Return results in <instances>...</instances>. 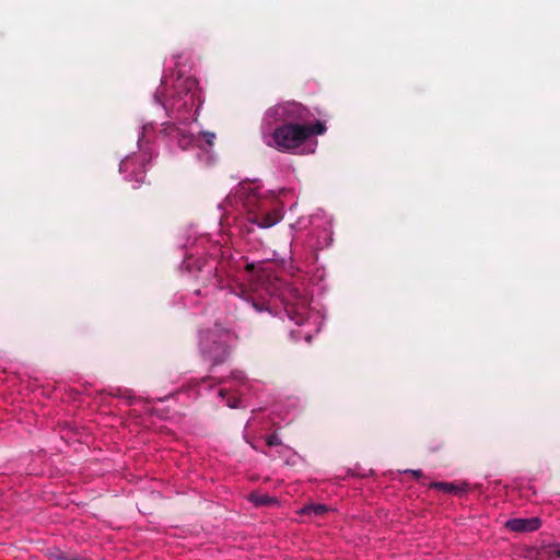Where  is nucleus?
<instances>
[{"label":"nucleus","mask_w":560,"mask_h":560,"mask_svg":"<svg viewBox=\"0 0 560 560\" xmlns=\"http://www.w3.org/2000/svg\"><path fill=\"white\" fill-rule=\"evenodd\" d=\"M249 500L259 506L268 505L273 501L269 495L259 493H250Z\"/></svg>","instance_id":"nucleus-11"},{"label":"nucleus","mask_w":560,"mask_h":560,"mask_svg":"<svg viewBox=\"0 0 560 560\" xmlns=\"http://www.w3.org/2000/svg\"><path fill=\"white\" fill-rule=\"evenodd\" d=\"M546 556L549 558V559H552L555 557L559 558L560 556V544H552V545H549L546 547Z\"/></svg>","instance_id":"nucleus-12"},{"label":"nucleus","mask_w":560,"mask_h":560,"mask_svg":"<svg viewBox=\"0 0 560 560\" xmlns=\"http://www.w3.org/2000/svg\"><path fill=\"white\" fill-rule=\"evenodd\" d=\"M196 139L194 137V135L191 133H186V132H178V145L183 149V150H187L189 149L190 147H192V144L195 143Z\"/></svg>","instance_id":"nucleus-9"},{"label":"nucleus","mask_w":560,"mask_h":560,"mask_svg":"<svg viewBox=\"0 0 560 560\" xmlns=\"http://www.w3.org/2000/svg\"><path fill=\"white\" fill-rule=\"evenodd\" d=\"M405 472L406 474H411L415 478H421L423 476V472L420 469H417V470H415V469H407V470H405Z\"/></svg>","instance_id":"nucleus-17"},{"label":"nucleus","mask_w":560,"mask_h":560,"mask_svg":"<svg viewBox=\"0 0 560 560\" xmlns=\"http://www.w3.org/2000/svg\"><path fill=\"white\" fill-rule=\"evenodd\" d=\"M240 292H237L236 294H238L240 296H242L245 301L252 303L253 307L257 311V312H262L264 310H266L265 305L262 303H259L257 302L254 296L252 294H249L245 288L243 287H240Z\"/></svg>","instance_id":"nucleus-7"},{"label":"nucleus","mask_w":560,"mask_h":560,"mask_svg":"<svg viewBox=\"0 0 560 560\" xmlns=\"http://www.w3.org/2000/svg\"><path fill=\"white\" fill-rule=\"evenodd\" d=\"M326 131L324 122L300 125H279L272 130L271 138L275 148L288 152L299 148L312 136L323 135Z\"/></svg>","instance_id":"nucleus-1"},{"label":"nucleus","mask_w":560,"mask_h":560,"mask_svg":"<svg viewBox=\"0 0 560 560\" xmlns=\"http://www.w3.org/2000/svg\"><path fill=\"white\" fill-rule=\"evenodd\" d=\"M246 207L248 208L247 221L260 229L271 228L281 220L279 211L265 210L262 202L257 200L256 192L247 197Z\"/></svg>","instance_id":"nucleus-4"},{"label":"nucleus","mask_w":560,"mask_h":560,"mask_svg":"<svg viewBox=\"0 0 560 560\" xmlns=\"http://www.w3.org/2000/svg\"><path fill=\"white\" fill-rule=\"evenodd\" d=\"M541 526V521L538 517L530 518H513L506 522V527L515 533H529L535 532Z\"/></svg>","instance_id":"nucleus-5"},{"label":"nucleus","mask_w":560,"mask_h":560,"mask_svg":"<svg viewBox=\"0 0 560 560\" xmlns=\"http://www.w3.org/2000/svg\"><path fill=\"white\" fill-rule=\"evenodd\" d=\"M219 396L221 397L222 400L226 401V405L230 408H238L240 407V402H241L240 398L236 396L229 395L226 389H220Z\"/></svg>","instance_id":"nucleus-10"},{"label":"nucleus","mask_w":560,"mask_h":560,"mask_svg":"<svg viewBox=\"0 0 560 560\" xmlns=\"http://www.w3.org/2000/svg\"><path fill=\"white\" fill-rule=\"evenodd\" d=\"M132 173H133V177H132V179H135V182H136L138 185H140V184L144 183V180H145V171H144V170L139 171V172H135V171H132Z\"/></svg>","instance_id":"nucleus-16"},{"label":"nucleus","mask_w":560,"mask_h":560,"mask_svg":"<svg viewBox=\"0 0 560 560\" xmlns=\"http://www.w3.org/2000/svg\"><path fill=\"white\" fill-rule=\"evenodd\" d=\"M328 511V506L325 504H310L303 508L302 513L307 515L322 516Z\"/></svg>","instance_id":"nucleus-8"},{"label":"nucleus","mask_w":560,"mask_h":560,"mask_svg":"<svg viewBox=\"0 0 560 560\" xmlns=\"http://www.w3.org/2000/svg\"><path fill=\"white\" fill-rule=\"evenodd\" d=\"M230 331L219 324L215 329L206 331L201 336L200 346L203 357L211 362V366L223 364L231 355V347L222 341V335H229Z\"/></svg>","instance_id":"nucleus-3"},{"label":"nucleus","mask_w":560,"mask_h":560,"mask_svg":"<svg viewBox=\"0 0 560 560\" xmlns=\"http://www.w3.org/2000/svg\"><path fill=\"white\" fill-rule=\"evenodd\" d=\"M268 446H278L282 444L281 439L278 436L277 433H272L266 436L265 439Z\"/></svg>","instance_id":"nucleus-13"},{"label":"nucleus","mask_w":560,"mask_h":560,"mask_svg":"<svg viewBox=\"0 0 560 560\" xmlns=\"http://www.w3.org/2000/svg\"><path fill=\"white\" fill-rule=\"evenodd\" d=\"M201 137L209 147H212L214 144L215 135L213 132L205 131L201 133Z\"/></svg>","instance_id":"nucleus-15"},{"label":"nucleus","mask_w":560,"mask_h":560,"mask_svg":"<svg viewBox=\"0 0 560 560\" xmlns=\"http://www.w3.org/2000/svg\"><path fill=\"white\" fill-rule=\"evenodd\" d=\"M136 165V159L135 158H131V156H128L127 159H125L121 164H120V171L122 172H127L129 171L131 167H133Z\"/></svg>","instance_id":"nucleus-14"},{"label":"nucleus","mask_w":560,"mask_h":560,"mask_svg":"<svg viewBox=\"0 0 560 560\" xmlns=\"http://www.w3.org/2000/svg\"><path fill=\"white\" fill-rule=\"evenodd\" d=\"M312 114L303 104L288 101L269 107L262 118V125L271 128L273 125L307 124Z\"/></svg>","instance_id":"nucleus-2"},{"label":"nucleus","mask_w":560,"mask_h":560,"mask_svg":"<svg viewBox=\"0 0 560 560\" xmlns=\"http://www.w3.org/2000/svg\"><path fill=\"white\" fill-rule=\"evenodd\" d=\"M467 483L456 485L454 482H444V481H438L432 482L430 485V488L438 489L446 493H454L457 495H462L467 492Z\"/></svg>","instance_id":"nucleus-6"},{"label":"nucleus","mask_w":560,"mask_h":560,"mask_svg":"<svg viewBox=\"0 0 560 560\" xmlns=\"http://www.w3.org/2000/svg\"><path fill=\"white\" fill-rule=\"evenodd\" d=\"M245 269H246V271L252 272L255 269V266H254V264H247L245 266Z\"/></svg>","instance_id":"nucleus-18"}]
</instances>
